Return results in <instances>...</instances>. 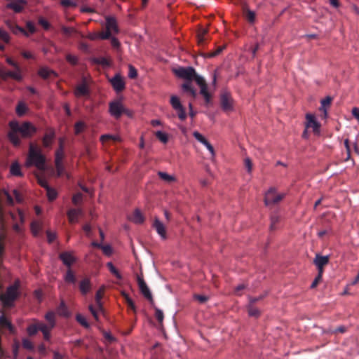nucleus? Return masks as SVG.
<instances>
[{"label":"nucleus","mask_w":359,"mask_h":359,"mask_svg":"<svg viewBox=\"0 0 359 359\" xmlns=\"http://www.w3.org/2000/svg\"><path fill=\"white\" fill-rule=\"evenodd\" d=\"M246 19L251 23L254 22L255 19V13L252 11L247 10L245 13Z\"/></svg>","instance_id":"obj_54"},{"label":"nucleus","mask_w":359,"mask_h":359,"mask_svg":"<svg viewBox=\"0 0 359 359\" xmlns=\"http://www.w3.org/2000/svg\"><path fill=\"white\" fill-rule=\"evenodd\" d=\"M137 76V72L136 69L132 66L129 65V72H128V77L130 79H135Z\"/></svg>","instance_id":"obj_59"},{"label":"nucleus","mask_w":359,"mask_h":359,"mask_svg":"<svg viewBox=\"0 0 359 359\" xmlns=\"http://www.w3.org/2000/svg\"><path fill=\"white\" fill-rule=\"evenodd\" d=\"M10 172L13 176H22V173L20 165L17 163H13L10 168Z\"/></svg>","instance_id":"obj_30"},{"label":"nucleus","mask_w":359,"mask_h":359,"mask_svg":"<svg viewBox=\"0 0 359 359\" xmlns=\"http://www.w3.org/2000/svg\"><path fill=\"white\" fill-rule=\"evenodd\" d=\"M248 315L252 317H258L259 315V311L253 307L252 305L248 306Z\"/></svg>","instance_id":"obj_48"},{"label":"nucleus","mask_w":359,"mask_h":359,"mask_svg":"<svg viewBox=\"0 0 359 359\" xmlns=\"http://www.w3.org/2000/svg\"><path fill=\"white\" fill-rule=\"evenodd\" d=\"M156 137L163 143L165 144L168 141V135L162 131H157L156 133Z\"/></svg>","instance_id":"obj_44"},{"label":"nucleus","mask_w":359,"mask_h":359,"mask_svg":"<svg viewBox=\"0 0 359 359\" xmlns=\"http://www.w3.org/2000/svg\"><path fill=\"white\" fill-rule=\"evenodd\" d=\"M90 61L93 64L101 65L102 66H108V65H109V62L107 60V59L105 58V57H93V58L90 59Z\"/></svg>","instance_id":"obj_38"},{"label":"nucleus","mask_w":359,"mask_h":359,"mask_svg":"<svg viewBox=\"0 0 359 359\" xmlns=\"http://www.w3.org/2000/svg\"><path fill=\"white\" fill-rule=\"evenodd\" d=\"M101 249L107 256H110L112 254V248L109 245H102Z\"/></svg>","instance_id":"obj_58"},{"label":"nucleus","mask_w":359,"mask_h":359,"mask_svg":"<svg viewBox=\"0 0 359 359\" xmlns=\"http://www.w3.org/2000/svg\"><path fill=\"white\" fill-rule=\"evenodd\" d=\"M67 215L70 223H76L78 222L79 217L83 215V210L80 208H72L67 211Z\"/></svg>","instance_id":"obj_18"},{"label":"nucleus","mask_w":359,"mask_h":359,"mask_svg":"<svg viewBox=\"0 0 359 359\" xmlns=\"http://www.w3.org/2000/svg\"><path fill=\"white\" fill-rule=\"evenodd\" d=\"M0 77L3 80H7L11 78L17 81L22 80L21 69H14V71H6L4 68H0Z\"/></svg>","instance_id":"obj_9"},{"label":"nucleus","mask_w":359,"mask_h":359,"mask_svg":"<svg viewBox=\"0 0 359 359\" xmlns=\"http://www.w3.org/2000/svg\"><path fill=\"white\" fill-rule=\"evenodd\" d=\"M64 156L63 146L60 145L59 149L55 152V161L62 162Z\"/></svg>","instance_id":"obj_49"},{"label":"nucleus","mask_w":359,"mask_h":359,"mask_svg":"<svg viewBox=\"0 0 359 359\" xmlns=\"http://www.w3.org/2000/svg\"><path fill=\"white\" fill-rule=\"evenodd\" d=\"M107 266L108 267L110 272L115 276L118 280L122 279V276L119 273V271L116 269V267L113 265L111 262H108L107 264Z\"/></svg>","instance_id":"obj_39"},{"label":"nucleus","mask_w":359,"mask_h":359,"mask_svg":"<svg viewBox=\"0 0 359 359\" xmlns=\"http://www.w3.org/2000/svg\"><path fill=\"white\" fill-rule=\"evenodd\" d=\"M22 346L27 350L32 351L34 349L33 343L28 339L24 338L22 341Z\"/></svg>","instance_id":"obj_47"},{"label":"nucleus","mask_w":359,"mask_h":359,"mask_svg":"<svg viewBox=\"0 0 359 359\" xmlns=\"http://www.w3.org/2000/svg\"><path fill=\"white\" fill-rule=\"evenodd\" d=\"M31 229L34 235H36L40 229V224L39 222H33L31 224Z\"/></svg>","instance_id":"obj_57"},{"label":"nucleus","mask_w":359,"mask_h":359,"mask_svg":"<svg viewBox=\"0 0 359 359\" xmlns=\"http://www.w3.org/2000/svg\"><path fill=\"white\" fill-rule=\"evenodd\" d=\"M45 162V156L41 154V149L30 144L25 165L27 167L34 165L37 169L44 170L46 169Z\"/></svg>","instance_id":"obj_3"},{"label":"nucleus","mask_w":359,"mask_h":359,"mask_svg":"<svg viewBox=\"0 0 359 359\" xmlns=\"http://www.w3.org/2000/svg\"><path fill=\"white\" fill-rule=\"evenodd\" d=\"M86 128L87 126L83 121H78L74 124V133L79 135L83 132Z\"/></svg>","instance_id":"obj_33"},{"label":"nucleus","mask_w":359,"mask_h":359,"mask_svg":"<svg viewBox=\"0 0 359 359\" xmlns=\"http://www.w3.org/2000/svg\"><path fill=\"white\" fill-rule=\"evenodd\" d=\"M158 176L167 184H172L177 182V178L174 175H170L165 172L158 171Z\"/></svg>","instance_id":"obj_21"},{"label":"nucleus","mask_w":359,"mask_h":359,"mask_svg":"<svg viewBox=\"0 0 359 359\" xmlns=\"http://www.w3.org/2000/svg\"><path fill=\"white\" fill-rule=\"evenodd\" d=\"M45 319L48 321V327L54 328L55 326V313L53 311H48L45 315Z\"/></svg>","instance_id":"obj_25"},{"label":"nucleus","mask_w":359,"mask_h":359,"mask_svg":"<svg viewBox=\"0 0 359 359\" xmlns=\"http://www.w3.org/2000/svg\"><path fill=\"white\" fill-rule=\"evenodd\" d=\"M62 30L63 33L67 36L71 35L72 33L76 32V30L73 27H62Z\"/></svg>","instance_id":"obj_62"},{"label":"nucleus","mask_w":359,"mask_h":359,"mask_svg":"<svg viewBox=\"0 0 359 359\" xmlns=\"http://www.w3.org/2000/svg\"><path fill=\"white\" fill-rule=\"evenodd\" d=\"M27 107L23 102H20L16 107V114L19 116H22L27 111Z\"/></svg>","instance_id":"obj_32"},{"label":"nucleus","mask_w":359,"mask_h":359,"mask_svg":"<svg viewBox=\"0 0 359 359\" xmlns=\"http://www.w3.org/2000/svg\"><path fill=\"white\" fill-rule=\"evenodd\" d=\"M329 256H322L317 254L313 259V263L318 269V272L323 273L324 266L329 263Z\"/></svg>","instance_id":"obj_12"},{"label":"nucleus","mask_w":359,"mask_h":359,"mask_svg":"<svg viewBox=\"0 0 359 359\" xmlns=\"http://www.w3.org/2000/svg\"><path fill=\"white\" fill-rule=\"evenodd\" d=\"M59 258L62 262L64 265L67 266L69 269H70L72 265L76 260V257L73 255V253L72 252H62L60 254Z\"/></svg>","instance_id":"obj_13"},{"label":"nucleus","mask_w":359,"mask_h":359,"mask_svg":"<svg viewBox=\"0 0 359 359\" xmlns=\"http://www.w3.org/2000/svg\"><path fill=\"white\" fill-rule=\"evenodd\" d=\"M83 201V194L81 193H77L74 194L72 197V203L74 205H78L81 203Z\"/></svg>","instance_id":"obj_53"},{"label":"nucleus","mask_w":359,"mask_h":359,"mask_svg":"<svg viewBox=\"0 0 359 359\" xmlns=\"http://www.w3.org/2000/svg\"><path fill=\"white\" fill-rule=\"evenodd\" d=\"M0 39L6 43H8L10 40L8 34L2 28H0Z\"/></svg>","instance_id":"obj_56"},{"label":"nucleus","mask_w":359,"mask_h":359,"mask_svg":"<svg viewBox=\"0 0 359 359\" xmlns=\"http://www.w3.org/2000/svg\"><path fill=\"white\" fill-rule=\"evenodd\" d=\"M57 313L60 316H68L69 313L64 302H61L60 306H58Z\"/></svg>","instance_id":"obj_42"},{"label":"nucleus","mask_w":359,"mask_h":359,"mask_svg":"<svg viewBox=\"0 0 359 359\" xmlns=\"http://www.w3.org/2000/svg\"><path fill=\"white\" fill-rule=\"evenodd\" d=\"M26 0H15L6 4V8L13 10L15 13H21L27 5Z\"/></svg>","instance_id":"obj_11"},{"label":"nucleus","mask_w":359,"mask_h":359,"mask_svg":"<svg viewBox=\"0 0 359 359\" xmlns=\"http://www.w3.org/2000/svg\"><path fill=\"white\" fill-rule=\"evenodd\" d=\"M64 280H65L66 283H75L76 282V277L74 274V273L72 272V271L71 270V269H69L67 271V273L64 277Z\"/></svg>","instance_id":"obj_35"},{"label":"nucleus","mask_w":359,"mask_h":359,"mask_svg":"<svg viewBox=\"0 0 359 359\" xmlns=\"http://www.w3.org/2000/svg\"><path fill=\"white\" fill-rule=\"evenodd\" d=\"M182 89L184 93L190 95L193 98L197 95L196 90L193 87L191 81H186L182 85Z\"/></svg>","instance_id":"obj_20"},{"label":"nucleus","mask_w":359,"mask_h":359,"mask_svg":"<svg viewBox=\"0 0 359 359\" xmlns=\"http://www.w3.org/2000/svg\"><path fill=\"white\" fill-rule=\"evenodd\" d=\"M20 281L17 279L8 286L4 294L0 295V300L4 306L10 307L20 295Z\"/></svg>","instance_id":"obj_4"},{"label":"nucleus","mask_w":359,"mask_h":359,"mask_svg":"<svg viewBox=\"0 0 359 359\" xmlns=\"http://www.w3.org/2000/svg\"><path fill=\"white\" fill-rule=\"evenodd\" d=\"M46 195L48 199L50 201L55 200L57 196V193L56 190L50 187H46Z\"/></svg>","instance_id":"obj_37"},{"label":"nucleus","mask_w":359,"mask_h":359,"mask_svg":"<svg viewBox=\"0 0 359 359\" xmlns=\"http://www.w3.org/2000/svg\"><path fill=\"white\" fill-rule=\"evenodd\" d=\"M88 94V88L86 83H83L79 85L75 90V95L77 97L83 96Z\"/></svg>","instance_id":"obj_28"},{"label":"nucleus","mask_w":359,"mask_h":359,"mask_svg":"<svg viewBox=\"0 0 359 359\" xmlns=\"http://www.w3.org/2000/svg\"><path fill=\"white\" fill-rule=\"evenodd\" d=\"M108 140L118 141L120 140V137L118 135H109V134L102 135L100 137V141L102 142H104L105 141H107Z\"/></svg>","instance_id":"obj_45"},{"label":"nucleus","mask_w":359,"mask_h":359,"mask_svg":"<svg viewBox=\"0 0 359 359\" xmlns=\"http://www.w3.org/2000/svg\"><path fill=\"white\" fill-rule=\"evenodd\" d=\"M173 72L175 74L187 81H191L195 80L196 83L200 87V94L204 97L206 104L210 102L211 95L208 91V86L203 77L196 74L195 69L192 67H180L174 69Z\"/></svg>","instance_id":"obj_1"},{"label":"nucleus","mask_w":359,"mask_h":359,"mask_svg":"<svg viewBox=\"0 0 359 359\" xmlns=\"http://www.w3.org/2000/svg\"><path fill=\"white\" fill-rule=\"evenodd\" d=\"M0 325L2 327L8 328L11 332L13 331V327L10 321L4 316H0Z\"/></svg>","instance_id":"obj_36"},{"label":"nucleus","mask_w":359,"mask_h":359,"mask_svg":"<svg viewBox=\"0 0 359 359\" xmlns=\"http://www.w3.org/2000/svg\"><path fill=\"white\" fill-rule=\"evenodd\" d=\"M55 137V130L52 128L48 129L42 139L43 146L46 148H50L54 141Z\"/></svg>","instance_id":"obj_14"},{"label":"nucleus","mask_w":359,"mask_h":359,"mask_svg":"<svg viewBox=\"0 0 359 359\" xmlns=\"http://www.w3.org/2000/svg\"><path fill=\"white\" fill-rule=\"evenodd\" d=\"M43 323L36 321L35 323L29 325L27 328V332L29 335H35L38 331H41V327L43 325Z\"/></svg>","instance_id":"obj_23"},{"label":"nucleus","mask_w":359,"mask_h":359,"mask_svg":"<svg viewBox=\"0 0 359 359\" xmlns=\"http://www.w3.org/2000/svg\"><path fill=\"white\" fill-rule=\"evenodd\" d=\"M9 126L11 131L8 133V138L15 146L18 145L20 142L18 134H20L22 137L28 138L36 131V128L30 122H24L20 124L18 121H13L9 123Z\"/></svg>","instance_id":"obj_2"},{"label":"nucleus","mask_w":359,"mask_h":359,"mask_svg":"<svg viewBox=\"0 0 359 359\" xmlns=\"http://www.w3.org/2000/svg\"><path fill=\"white\" fill-rule=\"evenodd\" d=\"M193 136L195 137V139L203 144L205 147H207L210 143L203 137V135H201L198 131H194L193 133Z\"/></svg>","instance_id":"obj_31"},{"label":"nucleus","mask_w":359,"mask_h":359,"mask_svg":"<svg viewBox=\"0 0 359 359\" xmlns=\"http://www.w3.org/2000/svg\"><path fill=\"white\" fill-rule=\"evenodd\" d=\"M130 219L135 224H141L144 222V217L142 212L137 209L134 211Z\"/></svg>","instance_id":"obj_26"},{"label":"nucleus","mask_w":359,"mask_h":359,"mask_svg":"<svg viewBox=\"0 0 359 359\" xmlns=\"http://www.w3.org/2000/svg\"><path fill=\"white\" fill-rule=\"evenodd\" d=\"M244 166L249 174L251 173L252 170V163L249 158H245L244 160Z\"/></svg>","instance_id":"obj_55"},{"label":"nucleus","mask_w":359,"mask_h":359,"mask_svg":"<svg viewBox=\"0 0 359 359\" xmlns=\"http://www.w3.org/2000/svg\"><path fill=\"white\" fill-rule=\"evenodd\" d=\"M331 101L332 99L330 97H327L321 101V107L320 109L324 111L325 116H327V110L325 107H329L330 105Z\"/></svg>","instance_id":"obj_41"},{"label":"nucleus","mask_w":359,"mask_h":359,"mask_svg":"<svg viewBox=\"0 0 359 359\" xmlns=\"http://www.w3.org/2000/svg\"><path fill=\"white\" fill-rule=\"evenodd\" d=\"M170 103L172 109L177 112L178 118L181 121H184L187 118V114L180 98L177 95H172Z\"/></svg>","instance_id":"obj_6"},{"label":"nucleus","mask_w":359,"mask_h":359,"mask_svg":"<svg viewBox=\"0 0 359 359\" xmlns=\"http://www.w3.org/2000/svg\"><path fill=\"white\" fill-rule=\"evenodd\" d=\"M110 82L116 92L122 91L125 88V83L119 74H116L110 79Z\"/></svg>","instance_id":"obj_15"},{"label":"nucleus","mask_w":359,"mask_h":359,"mask_svg":"<svg viewBox=\"0 0 359 359\" xmlns=\"http://www.w3.org/2000/svg\"><path fill=\"white\" fill-rule=\"evenodd\" d=\"M208 33L207 29H201L198 34V41L199 43H203V41L205 40V36Z\"/></svg>","instance_id":"obj_50"},{"label":"nucleus","mask_w":359,"mask_h":359,"mask_svg":"<svg viewBox=\"0 0 359 359\" xmlns=\"http://www.w3.org/2000/svg\"><path fill=\"white\" fill-rule=\"evenodd\" d=\"M104 290V287H100L95 294V304H97L99 310L102 311V298Z\"/></svg>","instance_id":"obj_24"},{"label":"nucleus","mask_w":359,"mask_h":359,"mask_svg":"<svg viewBox=\"0 0 359 359\" xmlns=\"http://www.w3.org/2000/svg\"><path fill=\"white\" fill-rule=\"evenodd\" d=\"M39 23L45 29H48L50 27L49 22L44 19L43 18H40L39 19Z\"/></svg>","instance_id":"obj_64"},{"label":"nucleus","mask_w":359,"mask_h":359,"mask_svg":"<svg viewBox=\"0 0 359 359\" xmlns=\"http://www.w3.org/2000/svg\"><path fill=\"white\" fill-rule=\"evenodd\" d=\"M220 103L224 111L229 113L233 111V100L229 93L224 92L222 93Z\"/></svg>","instance_id":"obj_8"},{"label":"nucleus","mask_w":359,"mask_h":359,"mask_svg":"<svg viewBox=\"0 0 359 359\" xmlns=\"http://www.w3.org/2000/svg\"><path fill=\"white\" fill-rule=\"evenodd\" d=\"M304 126L306 129H312V132L316 135L320 134V123L317 121L316 116L312 114H306L305 116Z\"/></svg>","instance_id":"obj_5"},{"label":"nucleus","mask_w":359,"mask_h":359,"mask_svg":"<svg viewBox=\"0 0 359 359\" xmlns=\"http://www.w3.org/2000/svg\"><path fill=\"white\" fill-rule=\"evenodd\" d=\"M89 311L92 313L93 316L94 317L95 320L98 321L99 320V316L100 314H103L104 309H102V311H101L99 310L97 304H95V306H93V305L88 306Z\"/></svg>","instance_id":"obj_29"},{"label":"nucleus","mask_w":359,"mask_h":359,"mask_svg":"<svg viewBox=\"0 0 359 359\" xmlns=\"http://www.w3.org/2000/svg\"><path fill=\"white\" fill-rule=\"evenodd\" d=\"M106 29L109 31L112 34L118 33V27L114 18L109 16L106 18Z\"/></svg>","instance_id":"obj_17"},{"label":"nucleus","mask_w":359,"mask_h":359,"mask_svg":"<svg viewBox=\"0 0 359 359\" xmlns=\"http://www.w3.org/2000/svg\"><path fill=\"white\" fill-rule=\"evenodd\" d=\"M124 105L121 100H116L109 103V113L116 119H118L123 114Z\"/></svg>","instance_id":"obj_7"},{"label":"nucleus","mask_w":359,"mask_h":359,"mask_svg":"<svg viewBox=\"0 0 359 359\" xmlns=\"http://www.w3.org/2000/svg\"><path fill=\"white\" fill-rule=\"evenodd\" d=\"M285 196V193L279 192L276 189L271 188V205L280 203Z\"/></svg>","instance_id":"obj_16"},{"label":"nucleus","mask_w":359,"mask_h":359,"mask_svg":"<svg viewBox=\"0 0 359 359\" xmlns=\"http://www.w3.org/2000/svg\"><path fill=\"white\" fill-rule=\"evenodd\" d=\"M91 289L90 280L88 278L83 279L79 283V290L82 294H86Z\"/></svg>","instance_id":"obj_22"},{"label":"nucleus","mask_w":359,"mask_h":359,"mask_svg":"<svg viewBox=\"0 0 359 359\" xmlns=\"http://www.w3.org/2000/svg\"><path fill=\"white\" fill-rule=\"evenodd\" d=\"M323 274V273H320V272L318 273L317 276L316 277V278L314 279V280L313 281V283L311 285V289H314L315 287H316L317 285L322 281Z\"/></svg>","instance_id":"obj_51"},{"label":"nucleus","mask_w":359,"mask_h":359,"mask_svg":"<svg viewBox=\"0 0 359 359\" xmlns=\"http://www.w3.org/2000/svg\"><path fill=\"white\" fill-rule=\"evenodd\" d=\"M3 193L6 198L7 203L10 205H13L14 204V200L10 193L7 190H4Z\"/></svg>","instance_id":"obj_60"},{"label":"nucleus","mask_w":359,"mask_h":359,"mask_svg":"<svg viewBox=\"0 0 359 359\" xmlns=\"http://www.w3.org/2000/svg\"><path fill=\"white\" fill-rule=\"evenodd\" d=\"M52 74L56 76V73L47 68V67H42L39 71V75L42 77L43 79H48L49 76H50Z\"/></svg>","instance_id":"obj_27"},{"label":"nucleus","mask_w":359,"mask_h":359,"mask_svg":"<svg viewBox=\"0 0 359 359\" xmlns=\"http://www.w3.org/2000/svg\"><path fill=\"white\" fill-rule=\"evenodd\" d=\"M158 234L163 238H166V229L164 224L157 218L155 219L153 224Z\"/></svg>","instance_id":"obj_19"},{"label":"nucleus","mask_w":359,"mask_h":359,"mask_svg":"<svg viewBox=\"0 0 359 359\" xmlns=\"http://www.w3.org/2000/svg\"><path fill=\"white\" fill-rule=\"evenodd\" d=\"M13 194L15 196V201L17 203H22L23 201V198L20 192L17 189L13 190Z\"/></svg>","instance_id":"obj_63"},{"label":"nucleus","mask_w":359,"mask_h":359,"mask_svg":"<svg viewBox=\"0 0 359 359\" xmlns=\"http://www.w3.org/2000/svg\"><path fill=\"white\" fill-rule=\"evenodd\" d=\"M111 34H112L109 31L106 29L105 32L99 33V39L102 40L108 39L111 38Z\"/></svg>","instance_id":"obj_61"},{"label":"nucleus","mask_w":359,"mask_h":359,"mask_svg":"<svg viewBox=\"0 0 359 359\" xmlns=\"http://www.w3.org/2000/svg\"><path fill=\"white\" fill-rule=\"evenodd\" d=\"M76 319L84 327H89V324L87 322L86 318L81 314H77L76 316Z\"/></svg>","instance_id":"obj_46"},{"label":"nucleus","mask_w":359,"mask_h":359,"mask_svg":"<svg viewBox=\"0 0 359 359\" xmlns=\"http://www.w3.org/2000/svg\"><path fill=\"white\" fill-rule=\"evenodd\" d=\"M154 308L155 310V317L158 322L159 323L160 326H162L164 318L163 313L160 309L157 308L156 306H154Z\"/></svg>","instance_id":"obj_40"},{"label":"nucleus","mask_w":359,"mask_h":359,"mask_svg":"<svg viewBox=\"0 0 359 359\" xmlns=\"http://www.w3.org/2000/svg\"><path fill=\"white\" fill-rule=\"evenodd\" d=\"M13 32V34H18V33H22L25 36H28V34L27 32L23 29L21 27L15 25L13 27V29L11 30Z\"/></svg>","instance_id":"obj_52"},{"label":"nucleus","mask_w":359,"mask_h":359,"mask_svg":"<svg viewBox=\"0 0 359 359\" xmlns=\"http://www.w3.org/2000/svg\"><path fill=\"white\" fill-rule=\"evenodd\" d=\"M137 283L140 288V292L144 295V297L149 300L151 304H154V300L152 298L151 293L147 287L145 281L144 280L143 278L140 276H137Z\"/></svg>","instance_id":"obj_10"},{"label":"nucleus","mask_w":359,"mask_h":359,"mask_svg":"<svg viewBox=\"0 0 359 359\" xmlns=\"http://www.w3.org/2000/svg\"><path fill=\"white\" fill-rule=\"evenodd\" d=\"M66 60L72 65H76L78 64L79 57L70 53L66 55Z\"/></svg>","instance_id":"obj_43"},{"label":"nucleus","mask_w":359,"mask_h":359,"mask_svg":"<svg viewBox=\"0 0 359 359\" xmlns=\"http://www.w3.org/2000/svg\"><path fill=\"white\" fill-rule=\"evenodd\" d=\"M53 328L48 327L47 324H43L41 327V332L43 335V339L46 341H49L50 339V331Z\"/></svg>","instance_id":"obj_34"}]
</instances>
